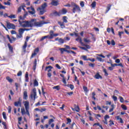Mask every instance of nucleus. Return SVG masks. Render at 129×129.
Returning <instances> with one entry per match:
<instances>
[{"instance_id":"f257e3e1","label":"nucleus","mask_w":129,"mask_h":129,"mask_svg":"<svg viewBox=\"0 0 129 129\" xmlns=\"http://www.w3.org/2000/svg\"><path fill=\"white\" fill-rule=\"evenodd\" d=\"M24 20H25L24 17H19V25H20V26L23 28H33V27H42L43 25L49 24V22H45L44 21L37 22V20L36 19H32L30 21H24Z\"/></svg>"},{"instance_id":"f03ea898","label":"nucleus","mask_w":129,"mask_h":129,"mask_svg":"<svg viewBox=\"0 0 129 129\" xmlns=\"http://www.w3.org/2000/svg\"><path fill=\"white\" fill-rule=\"evenodd\" d=\"M72 5L74 7L73 9V13H74V14H75V13L76 12V10L78 11V12H81V9H80V7H79V6L77 5V4L74 3H72Z\"/></svg>"},{"instance_id":"7ed1b4c3","label":"nucleus","mask_w":129,"mask_h":129,"mask_svg":"<svg viewBox=\"0 0 129 129\" xmlns=\"http://www.w3.org/2000/svg\"><path fill=\"white\" fill-rule=\"evenodd\" d=\"M18 32L19 33L16 34V39H23V34H24V30H23V28H20Z\"/></svg>"},{"instance_id":"20e7f679","label":"nucleus","mask_w":129,"mask_h":129,"mask_svg":"<svg viewBox=\"0 0 129 129\" xmlns=\"http://www.w3.org/2000/svg\"><path fill=\"white\" fill-rule=\"evenodd\" d=\"M36 88H34L32 90V92L31 93V99H34V100L35 101L36 100V96H37V92H36Z\"/></svg>"},{"instance_id":"39448f33","label":"nucleus","mask_w":129,"mask_h":129,"mask_svg":"<svg viewBox=\"0 0 129 129\" xmlns=\"http://www.w3.org/2000/svg\"><path fill=\"white\" fill-rule=\"evenodd\" d=\"M30 39V37L27 36L26 38V41L25 42L24 45L22 47L23 50L24 52H26V48H27V46H28V43L29 39Z\"/></svg>"},{"instance_id":"423d86ee","label":"nucleus","mask_w":129,"mask_h":129,"mask_svg":"<svg viewBox=\"0 0 129 129\" xmlns=\"http://www.w3.org/2000/svg\"><path fill=\"white\" fill-rule=\"evenodd\" d=\"M7 27L8 29H13V30L16 29V26H15V24H12L10 22H7Z\"/></svg>"},{"instance_id":"0eeeda50","label":"nucleus","mask_w":129,"mask_h":129,"mask_svg":"<svg viewBox=\"0 0 129 129\" xmlns=\"http://www.w3.org/2000/svg\"><path fill=\"white\" fill-rule=\"evenodd\" d=\"M14 105L15 106H22V100L21 99V98H19V101H16L14 103Z\"/></svg>"},{"instance_id":"6e6552de","label":"nucleus","mask_w":129,"mask_h":129,"mask_svg":"<svg viewBox=\"0 0 129 129\" xmlns=\"http://www.w3.org/2000/svg\"><path fill=\"white\" fill-rule=\"evenodd\" d=\"M37 11L38 12H39V15L40 16H42V15H44V14H45V13H46V10H45V9H42V8H38L37 9Z\"/></svg>"},{"instance_id":"1a4fd4ad","label":"nucleus","mask_w":129,"mask_h":129,"mask_svg":"<svg viewBox=\"0 0 129 129\" xmlns=\"http://www.w3.org/2000/svg\"><path fill=\"white\" fill-rule=\"evenodd\" d=\"M39 52V48H35V49L34 51V53H33L31 55V59H32V58H34V57H35V56H36V55H37V54L38 53V52Z\"/></svg>"},{"instance_id":"9d476101","label":"nucleus","mask_w":129,"mask_h":129,"mask_svg":"<svg viewBox=\"0 0 129 129\" xmlns=\"http://www.w3.org/2000/svg\"><path fill=\"white\" fill-rule=\"evenodd\" d=\"M24 106L25 107V109H30V103L29 101H26L24 102Z\"/></svg>"},{"instance_id":"9b49d317","label":"nucleus","mask_w":129,"mask_h":129,"mask_svg":"<svg viewBox=\"0 0 129 129\" xmlns=\"http://www.w3.org/2000/svg\"><path fill=\"white\" fill-rule=\"evenodd\" d=\"M49 35H50V37H49V39L51 40L53 39V38H54V31L50 30L49 31Z\"/></svg>"},{"instance_id":"f8f14e48","label":"nucleus","mask_w":129,"mask_h":129,"mask_svg":"<svg viewBox=\"0 0 129 129\" xmlns=\"http://www.w3.org/2000/svg\"><path fill=\"white\" fill-rule=\"evenodd\" d=\"M59 13L60 15H66V14H67V10H66L65 8H63L62 9V10L59 11Z\"/></svg>"},{"instance_id":"ddd939ff","label":"nucleus","mask_w":129,"mask_h":129,"mask_svg":"<svg viewBox=\"0 0 129 129\" xmlns=\"http://www.w3.org/2000/svg\"><path fill=\"white\" fill-rule=\"evenodd\" d=\"M52 15H53V16H55V17H57V16L60 17V16H61L60 11L59 12H58L56 11L52 12Z\"/></svg>"},{"instance_id":"4468645a","label":"nucleus","mask_w":129,"mask_h":129,"mask_svg":"<svg viewBox=\"0 0 129 129\" xmlns=\"http://www.w3.org/2000/svg\"><path fill=\"white\" fill-rule=\"evenodd\" d=\"M51 5H52V6H54V7H57V6L59 5V3H58V2L55 0H52L51 3Z\"/></svg>"},{"instance_id":"2eb2a0df","label":"nucleus","mask_w":129,"mask_h":129,"mask_svg":"<svg viewBox=\"0 0 129 129\" xmlns=\"http://www.w3.org/2000/svg\"><path fill=\"white\" fill-rule=\"evenodd\" d=\"M47 69H49L48 70V73H50V72H51V71H52L51 69H53V67L52 66H49L48 67H46L45 68V71H47Z\"/></svg>"},{"instance_id":"dca6fc26","label":"nucleus","mask_w":129,"mask_h":129,"mask_svg":"<svg viewBox=\"0 0 129 129\" xmlns=\"http://www.w3.org/2000/svg\"><path fill=\"white\" fill-rule=\"evenodd\" d=\"M115 118H116L117 120H118L120 123H123V120H122V118H121L119 116H116Z\"/></svg>"},{"instance_id":"f3484780","label":"nucleus","mask_w":129,"mask_h":129,"mask_svg":"<svg viewBox=\"0 0 129 129\" xmlns=\"http://www.w3.org/2000/svg\"><path fill=\"white\" fill-rule=\"evenodd\" d=\"M95 79H102V77H101V76H100V75H99V74L97 73L95 75Z\"/></svg>"},{"instance_id":"a211bd4d","label":"nucleus","mask_w":129,"mask_h":129,"mask_svg":"<svg viewBox=\"0 0 129 129\" xmlns=\"http://www.w3.org/2000/svg\"><path fill=\"white\" fill-rule=\"evenodd\" d=\"M39 9H42V10H45L46 8H47V3H44L43 4L41 5L40 7H39Z\"/></svg>"},{"instance_id":"6ab92c4d","label":"nucleus","mask_w":129,"mask_h":129,"mask_svg":"<svg viewBox=\"0 0 129 129\" xmlns=\"http://www.w3.org/2000/svg\"><path fill=\"white\" fill-rule=\"evenodd\" d=\"M23 98L25 99V100H27V98H28V92H27V91H24Z\"/></svg>"},{"instance_id":"aec40b11","label":"nucleus","mask_w":129,"mask_h":129,"mask_svg":"<svg viewBox=\"0 0 129 129\" xmlns=\"http://www.w3.org/2000/svg\"><path fill=\"white\" fill-rule=\"evenodd\" d=\"M6 80H8L10 83H12L13 81H14V80L12 79H11V77L7 76L6 77Z\"/></svg>"},{"instance_id":"412c9836","label":"nucleus","mask_w":129,"mask_h":129,"mask_svg":"<svg viewBox=\"0 0 129 129\" xmlns=\"http://www.w3.org/2000/svg\"><path fill=\"white\" fill-rule=\"evenodd\" d=\"M58 24H59L61 29H64V28H65V25H64V23H62L61 22H58Z\"/></svg>"},{"instance_id":"4be33fe9","label":"nucleus","mask_w":129,"mask_h":129,"mask_svg":"<svg viewBox=\"0 0 129 129\" xmlns=\"http://www.w3.org/2000/svg\"><path fill=\"white\" fill-rule=\"evenodd\" d=\"M8 48H9L10 51L11 52H13V50L14 48H13V46H12V45H11V44L8 43Z\"/></svg>"},{"instance_id":"5701e85b","label":"nucleus","mask_w":129,"mask_h":129,"mask_svg":"<svg viewBox=\"0 0 129 129\" xmlns=\"http://www.w3.org/2000/svg\"><path fill=\"white\" fill-rule=\"evenodd\" d=\"M77 109H76V108H72V109L74 111H77V112H79V111L80 110V109H79V107L78 106H77Z\"/></svg>"},{"instance_id":"b1692460","label":"nucleus","mask_w":129,"mask_h":129,"mask_svg":"<svg viewBox=\"0 0 129 129\" xmlns=\"http://www.w3.org/2000/svg\"><path fill=\"white\" fill-rule=\"evenodd\" d=\"M64 42H65V40L62 38H59L58 39V42L60 43V44H64Z\"/></svg>"},{"instance_id":"393cba45","label":"nucleus","mask_w":129,"mask_h":129,"mask_svg":"<svg viewBox=\"0 0 129 129\" xmlns=\"http://www.w3.org/2000/svg\"><path fill=\"white\" fill-rule=\"evenodd\" d=\"M59 50L60 51L61 54H64L65 51V48H59Z\"/></svg>"},{"instance_id":"a878e982","label":"nucleus","mask_w":129,"mask_h":129,"mask_svg":"<svg viewBox=\"0 0 129 129\" xmlns=\"http://www.w3.org/2000/svg\"><path fill=\"white\" fill-rule=\"evenodd\" d=\"M63 23H68V21H67V17L64 16L62 18Z\"/></svg>"},{"instance_id":"bb28decb","label":"nucleus","mask_w":129,"mask_h":129,"mask_svg":"<svg viewBox=\"0 0 129 129\" xmlns=\"http://www.w3.org/2000/svg\"><path fill=\"white\" fill-rule=\"evenodd\" d=\"M39 83L37 80H35L34 81V86H38Z\"/></svg>"},{"instance_id":"cd10ccee","label":"nucleus","mask_w":129,"mask_h":129,"mask_svg":"<svg viewBox=\"0 0 129 129\" xmlns=\"http://www.w3.org/2000/svg\"><path fill=\"white\" fill-rule=\"evenodd\" d=\"M110 8H111V5L110 4L108 5V6L107 7V11H106V13L108 12V11L110 10Z\"/></svg>"},{"instance_id":"c85d7f7f","label":"nucleus","mask_w":129,"mask_h":129,"mask_svg":"<svg viewBox=\"0 0 129 129\" xmlns=\"http://www.w3.org/2000/svg\"><path fill=\"white\" fill-rule=\"evenodd\" d=\"M76 40L79 41L80 43H81V44H83V43H82V39L81 38V37H80V36H79L78 38L76 39Z\"/></svg>"},{"instance_id":"c756f323","label":"nucleus","mask_w":129,"mask_h":129,"mask_svg":"<svg viewBox=\"0 0 129 129\" xmlns=\"http://www.w3.org/2000/svg\"><path fill=\"white\" fill-rule=\"evenodd\" d=\"M114 104H112L111 105V107H112L111 108H110V109H109V112H111V111H113V109H114Z\"/></svg>"},{"instance_id":"7c9ffc66","label":"nucleus","mask_w":129,"mask_h":129,"mask_svg":"<svg viewBox=\"0 0 129 129\" xmlns=\"http://www.w3.org/2000/svg\"><path fill=\"white\" fill-rule=\"evenodd\" d=\"M8 17L10 18V19H16V15L12 14L9 16H8Z\"/></svg>"},{"instance_id":"2f4dec72","label":"nucleus","mask_w":129,"mask_h":129,"mask_svg":"<svg viewBox=\"0 0 129 129\" xmlns=\"http://www.w3.org/2000/svg\"><path fill=\"white\" fill-rule=\"evenodd\" d=\"M121 107L122 108V109H123L124 110H126V109H127V108L126 107V106H125V105H121Z\"/></svg>"},{"instance_id":"473e14b6","label":"nucleus","mask_w":129,"mask_h":129,"mask_svg":"<svg viewBox=\"0 0 129 129\" xmlns=\"http://www.w3.org/2000/svg\"><path fill=\"white\" fill-rule=\"evenodd\" d=\"M89 66L92 68H94V67H95V63H89Z\"/></svg>"},{"instance_id":"72a5a7b5","label":"nucleus","mask_w":129,"mask_h":129,"mask_svg":"<svg viewBox=\"0 0 129 129\" xmlns=\"http://www.w3.org/2000/svg\"><path fill=\"white\" fill-rule=\"evenodd\" d=\"M31 30H32V28H22V30L23 31V33L24 32H25V31H31Z\"/></svg>"},{"instance_id":"f704fd0d","label":"nucleus","mask_w":129,"mask_h":129,"mask_svg":"<svg viewBox=\"0 0 129 129\" xmlns=\"http://www.w3.org/2000/svg\"><path fill=\"white\" fill-rule=\"evenodd\" d=\"M3 116L4 119H5V120H7V114H6V112H3Z\"/></svg>"},{"instance_id":"c9c22d12","label":"nucleus","mask_w":129,"mask_h":129,"mask_svg":"<svg viewBox=\"0 0 129 129\" xmlns=\"http://www.w3.org/2000/svg\"><path fill=\"white\" fill-rule=\"evenodd\" d=\"M81 57L83 58V60H84L85 61H87V56L82 55Z\"/></svg>"},{"instance_id":"e433bc0d","label":"nucleus","mask_w":129,"mask_h":129,"mask_svg":"<svg viewBox=\"0 0 129 129\" xmlns=\"http://www.w3.org/2000/svg\"><path fill=\"white\" fill-rule=\"evenodd\" d=\"M68 87H70L72 90H73L74 89V86L72 84H70L68 85Z\"/></svg>"},{"instance_id":"4c0bfd02","label":"nucleus","mask_w":129,"mask_h":129,"mask_svg":"<svg viewBox=\"0 0 129 129\" xmlns=\"http://www.w3.org/2000/svg\"><path fill=\"white\" fill-rule=\"evenodd\" d=\"M91 6L92 8H95L96 7V2H93L91 4Z\"/></svg>"},{"instance_id":"58836bf2","label":"nucleus","mask_w":129,"mask_h":129,"mask_svg":"<svg viewBox=\"0 0 129 129\" xmlns=\"http://www.w3.org/2000/svg\"><path fill=\"white\" fill-rule=\"evenodd\" d=\"M96 59L97 60H98V61H100V62H103V60L102 58H101V57L97 56Z\"/></svg>"},{"instance_id":"ea45409f","label":"nucleus","mask_w":129,"mask_h":129,"mask_svg":"<svg viewBox=\"0 0 129 129\" xmlns=\"http://www.w3.org/2000/svg\"><path fill=\"white\" fill-rule=\"evenodd\" d=\"M53 89H56V90H60V86H56L53 87Z\"/></svg>"},{"instance_id":"a19ab883","label":"nucleus","mask_w":129,"mask_h":129,"mask_svg":"<svg viewBox=\"0 0 129 129\" xmlns=\"http://www.w3.org/2000/svg\"><path fill=\"white\" fill-rule=\"evenodd\" d=\"M112 98L114 101H117V97H116L115 96H113L112 97Z\"/></svg>"},{"instance_id":"79ce46f5","label":"nucleus","mask_w":129,"mask_h":129,"mask_svg":"<svg viewBox=\"0 0 129 129\" xmlns=\"http://www.w3.org/2000/svg\"><path fill=\"white\" fill-rule=\"evenodd\" d=\"M8 110L9 113H11L12 112V107L11 106H8Z\"/></svg>"},{"instance_id":"37998d69","label":"nucleus","mask_w":129,"mask_h":129,"mask_svg":"<svg viewBox=\"0 0 129 129\" xmlns=\"http://www.w3.org/2000/svg\"><path fill=\"white\" fill-rule=\"evenodd\" d=\"M104 73L105 74V76H107L108 75V73H107V72L106 71V69H103V70Z\"/></svg>"},{"instance_id":"c03bdc74","label":"nucleus","mask_w":129,"mask_h":129,"mask_svg":"<svg viewBox=\"0 0 129 129\" xmlns=\"http://www.w3.org/2000/svg\"><path fill=\"white\" fill-rule=\"evenodd\" d=\"M80 5L81 8H84V6H85V5H84V2L81 1V2H80Z\"/></svg>"},{"instance_id":"a18cd8bd","label":"nucleus","mask_w":129,"mask_h":129,"mask_svg":"<svg viewBox=\"0 0 129 129\" xmlns=\"http://www.w3.org/2000/svg\"><path fill=\"white\" fill-rule=\"evenodd\" d=\"M7 38L9 39L10 43H13V40H12V39H11V37H10V35H7Z\"/></svg>"},{"instance_id":"49530a36","label":"nucleus","mask_w":129,"mask_h":129,"mask_svg":"<svg viewBox=\"0 0 129 129\" xmlns=\"http://www.w3.org/2000/svg\"><path fill=\"white\" fill-rule=\"evenodd\" d=\"M52 122H54V119H50L49 120V121H48V124H51V123H52Z\"/></svg>"},{"instance_id":"de8ad7c7","label":"nucleus","mask_w":129,"mask_h":129,"mask_svg":"<svg viewBox=\"0 0 129 129\" xmlns=\"http://www.w3.org/2000/svg\"><path fill=\"white\" fill-rule=\"evenodd\" d=\"M119 98L120 99V102H121V103L123 102L124 99H123V98H122V97L119 96Z\"/></svg>"},{"instance_id":"09e8293b","label":"nucleus","mask_w":129,"mask_h":129,"mask_svg":"<svg viewBox=\"0 0 129 129\" xmlns=\"http://www.w3.org/2000/svg\"><path fill=\"white\" fill-rule=\"evenodd\" d=\"M83 89L84 90V91H85V92H88V89L87 88V87H83Z\"/></svg>"},{"instance_id":"8fccbe9b","label":"nucleus","mask_w":129,"mask_h":129,"mask_svg":"<svg viewBox=\"0 0 129 129\" xmlns=\"http://www.w3.org/2000/svg\"><path fill=\"white\" fill-rule=\"evenodd\" d=\"M109 122H110L109 124V126H111L112 125L114 124V123L112 121V120H110L109 121Z\"/></svg>"},{"instance_id":"3c124183","label":"nucleus","mask_w":129,"mask_h":129,"mask_svg":"<svg viewBox=\"0 0 129 129\" xmlns=\"http://www.w3.org/2000/svg\"><path fill=\"white\" fill-rule=\"evenodd\" d=\"M4 5L5 6H11V3H10L9 2H5Z\"/></svg>"},{"instance_id":"603ef678","label":"nucleus","mask_w":129,"mask_h":129,"mask_svg":"<svg viewBox=\"0 0 129 129\" xmlns=\"http://www.w3.org/2000/svg\"><path fill=\"white\" fill-rule=\"evenodd\" d=\"M111 44L112 45V46H114L115 45V42L114 41V40H112L111 41Z\"/></svg>"},{"instance_id":"864d4df0","label":"nucleus","mask_w":129,"mask_h":129,"mask_svg":"<svg viewBox=\"0 0 129 129\" xmlns=\"http://www.w3.org/2000/svg\"><path fill=\"white\" fill-rule=\"evenodd\" d=\"M67 124H68L69 123H70V122H71V119L69 118H67Z\"/></svg>"},{"instance_id":"5fc2aeb1","label":"nucleus","mask_w":129,"mask_h":129,"mask_svg":"<svg viewBox=\"0 0 129 129\" xmlns=\"http://www.w3.org/2000/svg\"><path fill=\"white\" fill-rule=\"evenodd\" d=\"M21 113L22 115H24L25 114V109L24 108H21Z\"/></svg>"},{"instance_id":"6e6d98bb","label":"nucleus","mask_w":129,"mask_h":129,"mask_svg":"<svg viewBox=\"0 0 129 129\" xmlns=\"http://www.w3.org/2000/svg\"><path fill=\"white\" fill-rule=\"evenodd\" d=\"M84 42H85V43H89V42H90V40L86 38H84Z\"/></svg>"},{"instance_id":"4d7b16f0","label":"nucleus","mask_w":129,"mask_h":129,"mask_svg":"<svg viewBox=\"0 0 129 129\" xmlns=\"http://www.w3.org/2000/svg\"><path fill=\"white\" fill-rule=\"evenodd\" d=\"M46 109L45 108H41L40 110V112H43V111H46Z\"/></svg>"},{"instance_id":"13d9d810","label":"nucleus","mask_w":129,"mask_h":129,"mask_svg":"<svg viewBox=\"0 0 129 129\" xmlns=\"http://www.w3.org/2000/svg\"><path fill=\"white\" fill-rule=\"evenodd\" d=\"M55 67L56 68H57V69H61V67H60V66H59V64H55Z\"/></svg>"},{"instance_id":"bf43d9fd","label":"nucleus","mask_w":129,"mask_h":129,"mask_svg":"<svg viewBox=\"0 0 129 129\" xmlns=\"http://www.w3.org/2000/svg\"><path fill=\"white\" fill-rule=\"evenodd\" d=\"M11 33L12 35H14L15 34H17V32H16V31H15V30H12L11 31Z\"/></svg>"},{"instance_id":"052dcab7","label":"nucleus","mask_w":129,"mask_h":129,"mask_svg":"<svg viewBox=\"0 0 129 129\" xmlns=\"http://www.w3.org/2000/svg\"><path fill=\"white\" fill-rule=\"evenodd\" d=\"M123 33H124L123 31L118 32V35L119 36L120 38V37H121V35H122V34H123Z\"/></svg>"},{"instance_id":"680f3d73","label":"nucleus","mask_w":129,"mask_h":129,"mask_svg":"<svg viewBox=\"0 0 129 129\" xmlns=\"http://www.w3.org/2000/svg\"><path fill=\"white\" fill-rule=\"evenodd\" d=\"M22 12V7H20L18 9V13H21Z\"/></svg>"},{"instance_id":"e2e57ef3","label":"nucleus","mask_w":129,"mask_h":129,"mask_svg":"<svg viewBox=\"0 0 129 129\" xmlns=\"http://www.w3.org/2000/svg\"><path fill=\"white\" fill-rule=\"evenodd\" d=\"M22 71H19L17 74V76H22Z\"/></svg>"},{"instance_id":"0e129e2a","label":"nucleus","mask_w":129,"mask_h":129,"mask_svg":"<svg viewBox=\"0 0 129 129\" xmlns=\"http://www.w3.org/2000/svg\"><path fill=\"white\" fill-rule=\"evenodd\" d=\"M5 9H6V7L5 6H4L3 5H1L0 6V10H5Z\"/></svg>"},{"instance_id":"69168bd1","label":"nucleus","mask_w":129,"mask_h":129,"mask_svg":"<svg viewBox=\"0 0 129 129\" xmlns=\"http://www.w3.org/2000/svg\"><path fill=\"white\" fill-rule=\"evenodd\" d=\"M29 12L31 15H35V14H36V11H29Z\"/></svg>"},{"instance_id":"338daca9","label":"nucleus","mask_w":129,"mask_h":129,"mask_svg":"<svg viewBox=\"0 0 129 129\" xmlns=\"http://www.w3.org/2000/svg\"><path fill=\"white\" fill-rule=\"evenodd\" d=\"M45 39H46L45 36H44L41 37V38L40 39V41H44V40H45Z\"/></svg>"},{"instance_id":"774afa93","label":"nucleus","mask_w":129,"mask_h":129,"mask_svg":"<svg viewBox=\"0 0 129 129\" xmlns=\"http://www.w3.org/2000/svg\"><path fill=\"white\" fill-rule=\"evenodd\" d=\"M26 113L27 114V115H28V116H30V112H29V109H26Z\"/></svg>"}]
</instances>
